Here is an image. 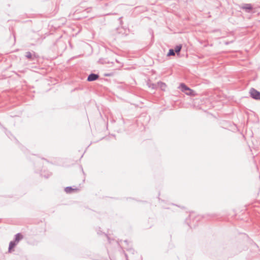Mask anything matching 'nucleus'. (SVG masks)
<instances>
[{
  "mask_svg": "<svg viewBox=\"0 0 260 260\" xmlns=\"http://www.w3.org/2000/svg\"><path fill=\"white\" fill-rule=\"evenodd\" d=\"M179 88L182 92H184L188 95L194 96L196 94L195 91L189 88L183 83L180 84Z\"/></svg>",
  "mask_w": 260,
  "mask_h": 260,
  "instance_id": "obj_1",
  "label": "nucleus"
},
{
  "mask_svg": "<svg viewBox=\"0 0 260 260\" xmlns=\"http://www.w3.org/2000/svg\"><path fill=\"white\" fill-rule=\"evenodd\" d=\"M238 239L239 242L247 243L250 244L252 242V240L250 239L248 236L246 234H241L239 235Z\"/></svg>",
  "mask_w": 260,
  "mask_h": 260,
  "instance_id": "obj_2",
  "label": "nucleus"
},
{
  "mask_svg": "<svg viewBox=\"0 0 260 260\" xmlns=\"http://www.w3.org/2000/svg\"><path fill=\"white\" fill-rule=\"evenodd\" d=\"M250 96L256 100H260V92L253 88H251L249 90Z\"/></svg>",
  "mask_w": 260,
  "mask_h": 260,
  "instance_id": "obj_3",
  "label": "nucleus"
},
{
  "mask_svg": "<svg viewBox=\"0 0 260 260\" xmlns=\"http://www.w3.org/2000/svg\"><path fill=\"white\" fill-rule=\"evenodd\" d=\"M240 8L245 10L246 13H250L253 9V6L251 4H243Z\"/></svg>",
  "mask_w": 260,
  "mask_h": 260,
  "instance_id": "obj_4",
  "label": "nucleus"
},
{
  "mask_svg": "<svg viewBox=\"0 0 260 260\" xmlns=\"http://www.w3.org/2000/svg\"><path fill=\"white\" fill-rule=\"evenodd\" d=\"M99 78V75L94 74H91L88 77L87 80L88 81H93Z\"/></svg>",
  "mask_w": 260,
  "mask_h": 260,
  "instance_id": "obj_5",
  "label": "nucleus"
},
{
  "mask_svg": "<svg viewBox=\"0 0 260 260\" xmlns=\"http://www.w3.org/2000/svg\"><path fill=\"white\" fill-rule=\"evenodd\" d=\"M64 190L67 193H70L77 191L78 190V189L77 188H72L71 187H67Z\"/></svg>",
  "mask_w": 260,
  "mask_h": 260,
  "instance_id": "obj_6",
  "label": "nucleus"
},
{
  "mask_svg": "<svg viewBox=\"0 0 260 260\" xmlns=\"http://www.w3.org/2000/svg\"><path fill=\"white\" fill-rule=\"evenodd\" d=\"M182 45L181 44H179L178 45H177L175 46V48H174V51L176 53H177V54L178 53H179L181 49H182Z\"/></svg>",
  "mask_w": 260,
  "mask_h": 260,
  "instance_id": "obj_7",
  "label": "nucleus"
},
{
  "mask_svg": "<svg viewBox=\"0 0 260 260\" xmlns=\"http://www.w3.org/2000/svg\"><path fill=\"white\" fill-rule=\"evenodd\" d=\"M23 238V236L20 234H18L16 235L15 242H19L20 240Z\"/></svg>",
  "mask_w": 260,
  "mask_h": 260,
  "instance_id": "obj_8",
  "label": "nucleus"
},
{
  "mask_svg": "<svg viewBox=\"0 0 260 260\" xmlns=\"http://www.w3.org/2000/svg\"><path fill=\"white\" fill-rule=\"evenodd\" d=\"M175 52L174 50L173 49H170L169 50V52L167 54V56H174V55H175Z\"/></svg>",
  "mask_w": 260,
  "mask_h": 260,
  "instance_id": "obj_9",
  "label": "nucleus"
},
{
  "mask_svg": "<svg viewBox=\"0 0 260 260\" xmlns=\"http://www.w3.org/2000/svg\"><path fill=\"white\" fill-rule=\"evenodd\" d=\"M158 84L160 86V87L164 90V88L166 87V84L165 83H163L162 82H158Z\"/></svg>",
  "mask_w": 260,
  "mask_h": 260,
  "instance_id": "obj_10",
  "label": "nucleus"
},
{
  "mask_svg": "<svg viewBox=\"0 0 260 260\" xmlns=\"http://www.w3.org/2000/svg\"><path fill=\"white\" fill-rule=\"evenodd\" d=\"M122 17H119L116 21V23L119 24L121 26V28L123 27L122 26Z\"/></svg>",
  "mask_w": 260,
  "mask_h": 260,
  "instance_id": "obj_11",
  "label": "nucleus"
},
{
  "mask_svg": "<svg viewBox=\"0 0 260 260\" xmlns=\"http://www.w3.org/2000/svg\"><path fill=\"white\" fill-rule=\"evenodd\" d=\"M149 87L152 88V89H155L156 88V85L151 83V84H148Z\"/></svg>",
  "mask_w": 260,
  "mask_h": 260,
  "instance_id": "obj_12",
  "label": "nucleus"
},
{
  "mask_svg": "<svg viewBox=\"0 0 260 260\" xmlns=\"http://www.w3.org/2000/svg\"><path fill=\"white\" fill-rule=\"evenodd\" d=\"M25 56H26L27 58L30 59V58H31V56H32V55H31V53H30V52H26V53Z\"/></svg>",
  "mask_w": 260,
  "mask_h": 260,
  "instance_id": "obj_13",
  "label": "nucleus"
},
{
  "mask_svg": "<svg viewBox=\"0 0 260 260\" xmlns=\"http://www.w3.org/2000/svg\"><path fill=\"white\" fill-rule=\"evenodd\" d=\"M254 245V246H255V247H256V248H258V245H257V244H255V245Z\"/></svg>",
  "mask_w": 260,
  "mask_h": 260,
  "instance_id": "obj_14",
  "label": "nucleus"
},
{
  "mask_svg": "<svg viewBox=\"0 0 260 260\" xmlns=\"http://www.w3.org/2000/svg\"><path fill=\"white\" fill-rule=\"evenodd\" d=\"M119 29V27L116 28V29L118 30Z\"/></svg>",
  "mask_w": 260,
  "mask_h": 260,
  "instance_id": "obj_15",
  "label": "nucleus"
},
{
  "mask_svg": "<svg viewBox=\"0 0 260 260\" xmlns=\"http://www.w3.org/2000/svg\"><path fill=\"white\" fill-rule=\"evenodd\" d=\"M116 61L117 62H118V60H117V59H116Z\"/></svg>",
  "mask_w": 260,
  "mask_h": 260,
  "instance_id": "obj_16",
  "label": "nucleus"
}]
</instances>
